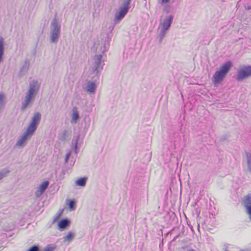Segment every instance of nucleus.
Segmentation results:
<instances>
[{
  "label": "nucleus",
  "mask_w": 251,
  "mask_h": 251,
  "mask_svg": "<svg viewBox=\"0 0 251 251\" xmlns=\"http://www.w3.org/2000/svg\"><path fill=\"white\" fill-rule=\"evenodd\" d=\"M182 249L185 251H200V250L198 248L196 250L193 249L191 245L184 246L182 247Z\"/></svg>",
  "instance_id": "obj_24"
},
{
  "label": "nucleus",
  "mask_w": 251,
  "mask_h": 251,
  "mask_svg": "<svg viewBox=\"0 0 251 251\" xmlns=\"http://www.w3.org/2000/svg\"><path fill=\"white\" fill-rule=\"evenodd\" d=\"M247 162L249 170L251 172V154H247Z\"/></svg>",
  "instance_id": "obj_22"
},
{
  "label": "nucleus",
  "mask_w": 251,
  "mask_h": 251,
  "mask_svg": "<svg viewBox=\"0 0 251 251\" xmlns=\"http://www.w3.org/2000/svg\"><path fill=\"white\" fill-rule=\"evenodd\" d=\"M131 0H125L119 7V10L116 12L114 18L115 22H118L122 20L129 9V5Z\"/></svg>",
  "instance_id": "obj_3"
},
{
  "label": "nucleus",
  "mask_w": 251,
  "mask_h": 251,
  "mask_svg": "<svg viewBox=\"0 0 251 251\" xmlns=\"http://www.w3.org/2000/svg\"><path fill=\"white\" fill-rule=\"evenodd\" d=\"M251 76V66H244L237 74L236 79L241 81Z\"/></svg>",
  "instance_id": "obj_6"
},
{
  "label": "nucleus",
  "mask_w": 251,
  "mask_h": 251,
  "mask_svg": "<svg viewBox=\"0 0 251 251\" xmlns=\"http://www.w3.org/2000/svg\"><path fill=\"white\" fill-rule=\"evenodd\" d=\"M60 214H61L60 213H58L55 219H57L58 217H59L60 216Z\"/></svg>",
  "instance_id": "obj_34"
},
{
  "label": "nucleus",
  "mask_w": 251,
  "mask_h": 251,
  "mask_svg": "<svg viewBox=\"0 0 251 251\" xmlns=\"http://www.w3.org/2000/svg\"><path fill=\"white\" fill-rule=\"evenodd\" d=\"M74 237V234L71 231L68 232V234L67 236L64 237V241H70L73 239Z\"/></svg>",
  "instance_id": "obj_21"
},
{
  "label": "nucleus",
  "mask_w": 251,
  "mask_h": 251,
  "mask_svg": "<svg viewBox=\"0 0 251 251\" xmlns=\"http://www.w3.org/2000/svg\"><path fill=\"white\" fill-rule=\"evenodd\" d=\"M34 99V98L26 94L24 101L22 103L21 110L23 112L25 111Z\"/></svg>",
  "instance_id": "obj_14"
},
{
  "label": "nucleus",
  "mask_w": 251,
  "mask_h": 251,
  "mask_svg": "<svg viewBox=\"0 0 251 251\" xmlns=\"http://www.w3.org/2000/svg\"><path fill=\"white\" fill-rule=\"evenodd\" d=\"M55 247L51 246H48L46 248H45L44 251H53L55 249Z\"/></svg>",
  "instance_id": "obj_27"
},
{
  "label": "nucleus",
  "mask_w": 251,
  "mask_h": 251,
  "mask_svg": "<svg viewBox=\"0 0 251 251\" xmlns=\"http://www.w3.org/2000/svg\"><path fill=\"white\" fill-rule=\"evenodd\" d=\"M225 251H228V250H226H226H225Z\"/></svg>",
  "instance_id": "obj_36"
},
{
  "label": "nucleus",
  "mask_w": 251,
  "mask_h": 251,
  "mask_svg": "<svg viewBox=\"0 0 251 251\" xmlns=\"http://www.w3.org/2000/svg\"><path fill=\"white\" fill-rule=\"evenodd\" d=\"M41 120V114L38 112H35L31 118L27 129L28 131L34 133Z\"/></svg>",
  "instance_id": "obj_5"
},
{
  "label": "nucleus",
  "mask_w": 251,
  "mask_h": 251,
  "mask_svg": "<svg viewBox=\"0 0 251 251\" xmlns=\"http://www.w3.org/2000/svg\"><path fill=\"white\" fill-rule=\"evenodd\" d=\"M40 89V85L37 80H33L29 84V89L26 94L35 98Z\"/></svg>",
  "instance_id": "obj_8"
},
{
  "label": "nucleus",
  "mask_w": 251,
  "mask_h": 251,
  "mask_svg": "<svg viewBox=\"0 0 251 251\" xmlns=\"http://www.w3.org/2000/svg\"><path fill=\"white\" fill-rule=\"evenodd\" d=\"M75 200H72L69 201L68 205H69V209L70 211H72L75 209Z\"/></svg>",
  "instance_id": "obj_23"
},
{
  "label": "nucleus",
  "mask_w": 251,
  "mask_h": 251,
  "mask_svg": "<svg viewBox=\"0 0 251 251\" xmlns=\"http://www.w3.org/2000/svg\"><path fill=\"white\" fill-rule=\"evenodd\" d=\"M102 56L101 54H96L94 57L91 65V70L93 74L98 76L100 72L103 69L101 66V58Z\"/></svg>",
  "instance_id": "obj_4"
},
{
  "label": "nucleus",
  "mask_w": 251,
  "mask_h": 251,
  "mask_svg": "<svg viewBox=\"0 0 251 251\" xmlns=\"http://www.w3.org/2000/svg\"><path fill=\"white\" fill-rule=\"evenodd\" d=\"M72 115L71 123L76 124L79 118V115L76 107H73L72 109Z\"/></svg>",
  "instance_id": "obj_16"
},
{
  "label": "nucleus",
  "mask_w": 251,
  "mask_h": 251,
  "mask_svg": "<svg viewBox=\"0 0 251 251\" xmlns=\"http://www.w3.org/2000/svg\"><path fill=\"white\" fill-rule=\"evenodd\" d=\"M174 16L172 14L167 15L165 16H161L160 20V27L164 28V29L169 30L173 23Z\"/></svg>",
  "instance_id": "obj_7"
},
{
  "label": "nucleus",
  "mask_w": 251,
  "mask_h": 251,
  "mask_svg": "<svg viewBox=\"0 0 251 251\" xmlns=\"http://www.w3.org/2000/svg\"><path fill=\"white\" fill-rule=\"evenodd\" d=\"M160 32H159V42L161 43L163 39L164 38V37H165V36L166 34L167 31H168V30L164 29V28L161 27H160Z\"/></svg>",
  "instance_id": "obj_19"
},
{
  "label": "nucleus",
  "mask_w": 251,
  "mask_h": 251,
  "mask_svg": "<svg viewBox=\"0 0 251 251\" xmlns=\"http://www.w3.org/2000/svg\"><path fill=\"white\" fill-rule=\"evenodd\" d=\"M33 133H34L32 132L28 131V129H26L20 139L17 141L16 145L19 147L22 146L25 142L27 139L29 137H30L33 134Z\"/></svg>",
  "instance_id": "obj_11"
},
{
  "label": "nucleus",
  "mask_w": 251,
  "mask_h": 251,
  "mask_svg": "<svg viewBox=\"0 0 251 251\" xmlns=\"http://www.w3.org/2000/svg\"><path fill=\"white\" fill-rule=\"evenodd\" d=\"M70 152H68V153L66 154V156H65V162H67L70 157Z\"/></svg>",
  "instance_id": "obj_29"
},
{
  "label": "nucleus",
  "mask_w": 251,
  "mask_h": 251,
  "mask_svg": "<svg viewBox=\"0 0 251 251\" xmlns=\"http://www.w3.org/2000/svg\"><path fill=\"white\" fill-rule=\"evenodd\" d=\"M242 203L245 208L246 213L249 215V218L251 221V194H248L243 198Z\"/></svg>",
  "instance_id": "obj_9"
},
{
  "label": "nucleus",
  "mask_w": 251,
  "mask_h": 251,
  "mask_svg": "<svg viewBox=\"0 0 251 251\" xmlns=\"http://www.w3.org/2000/svg\"><path fill=\"white\" fill-rule=\"evenodd\" d=\"M251 9V7L250 6H248L247 8V9L249 10Z\"/></svg>",
  "instance_id": "obj_33"
},
{
  "label": "nucleus",
  "mask_w": 251,
  "mask_h": 251,
  "mask_svg": "<svg viewBox=\"0 0 251 251\" xmlns=\"http://www.w3.org/2000/svg\"><path fill=\"white\" fill-rule=\"evenodd\" d=\"M4 96L3 94H0V108L2 107L4 104Z\"/></svg>",
  "instance_id": "obj_26"
},
{
  "label": "nucleus",
  "mask_w": 251,
  "mask_h": 251,
  "mask_svg": "<svg viewBox=\"0 0 251 251\" xmlns=\"http://www.w3.org/2000/svg\"><path fill=\"white\" fill-rule=\"evenodd\" d=\"M87 179L86 177H80L75 182V184L76 186L84 187L86 185Z\"/></svg>",
  "instance_id": "obj_17"
},
{
  "label": "nucleus",
  "mask_w": 251,
  "mask_h": 251,
  "mask_svg": "<svg viewBox=\"0 0 251 251\" xmlns=\"http://www.w3.org/2000/svg\"><path fill=\"white\" fill-rule=\"evenodd\" d=\"M29 61L26 59L25 60L23 64L21 66L18 75L20 77L24 76L28 71L29 68Z\"/></svg>",
  "instance_id": "obj_13"
},
{
  "label": "nucleus",
  "mask_w": 251,
  "mask_h": 251,
  "mask_svg": "<svg viewBox=\"0 0 251 251\" xmlns=\"http://www.w3.org/2000/svg\"><path fill=\"white\" fill-rule=\"evenodd\" d=\"M66 134V131L65 130L63 132V139H65Z\"/></svg>",
  "instance_id": "obj_32"
},
{
  "label": "nucleus",
  "mask_w": 251,
  "mask_h": 251,
  "mask_svg": "<svg viewBox=\"0 0 251 251\" xmlns=\"http://www.w3.org/2000/svg\"><path fill=\"white\" fill-rule=\"evenodd\" d=\"M77 140H76L75 141V152L76 154L77 153Z\"/></svg>",
  "instance_id": "obj_30"
},
{
  "label": "nucleus",
  "mask_w": 251,
  "mask_h": 251,
  "mask_svg": "<svg viewBox=\"0 0 251 251\" xmlns=\"http://www.w3.org/2000/svg\"><path fill=\"white\" fill-rule=\"evenodd\" d=\"M86 90L88 92L93 93L96 90V86L95 82H89L86 87Z\"/></svg>",
  "instance_id": "obj_18"
},
{
  "label": "nucleus",
  "mask_w": 251,
  "mask_h": 251,
  "mask_svg": "<svg viewBox=\"0 0 251 251\" xmlns=\"http://www.w3.org/2000/svg\"><path fill=\"white\" fill-rule=\"evenodd\" d=\"M39 247L37 245L32 246L27 251H38Z\"/></svg>",
  "instance_id": "obj_28"
},
{
  "label": "nucleus",
  "mask_w": 251,
  "mask_h": 251,
  "mask_svg": "<svg viewBox=\"0 0 251 251\" xmlns=\"http://www.w3.org/2000/svg\"><path fill=\"white\" fill-rule=\"evenodd\" d=\"M49 182L48 181H44L38 188L35 195L37 197H40L46 191L47 188L48 187Z\"/></svg>",
  "instance_id": "obj_12"
},
{
  "label": "nucleus",
  "mask_w": 251,
  "mask_h": 251,
  "mask_svg": "<svg viewBox=\"0 0 251 251\" xmlns=\"http://www.w3.org/2000/svg\"><path fill=\"white\" fill-rule=\"evenodd\" d=\"M232 66V63L228 61L224 63L220 68L219 70L216 71L212 76V80L214 84H217L221 82L226 77Z\"/></svg>",
  "instance_id": "obj_2"
},
{
  "label": "nucleus",
  "mask_w": 251,
  "mask_h": 251,
  "mask_svg": "<svg viewBox=\"0 0 251 251\" xmlns=\"http://www.w3.org/2000/svg\"><path fill=\"white\" fill-rule=\"evenodd\" d=\"M70 223V221L68 219H63L58 222V229L60 231H63L69 226Z\"/></svg>",
  "instance_id": "obj_15"
},
{
  "label": "nucleus",
  "mask_w": 251,
  "mask_h": 251,
  "mask_svg": "<svg viewBox=\"0 0 251 251\" xmlns=\"http://www.w3.org/2000/svg\"><path fill=\"white\" fill-rule=\"evenodd\" d=\"M170 0H162V3H167Z\"/></svg>",
  "instance_id": "obj_31"
},
{
  "label": "nucleus",
  "mask_w": 251,
  "mask_h": 251,
  "mask_svg": "<svg viewBox=\"0 0 251 251\" xmlns=\"http://www.w3.org/2000/svg\"><path fill=\"white\" fill-rule=\"evenodd\" d=\"M9 171L7 168H4L0 172V180L5 177L9 173Z\"/></svg>",
  "instance_id": "obj_20"
},
{
  "label": "nucleus",
  "mask_w": 251,
  "mask_h": 251,
  "mask_svg": "<svg viewBox=\"0 0 251 251\" xmlns=\"http://www.w3.org/2000/svg\"><path fill=\"white\" fill-rule=\"evenodd\" d=\"M102 43L103 44V48L101 49V52H105L109 47V43L111 37L109 33L102 34L101 35Z\"/></svg>",
  "instance_id": "obj_10"
},
{
  "label": "nucleus",
  "mask_w": 251,
  "mask_h": 251,
  "mask_svg": "<svg viewBox=\"0 0 251 251\" xmlns=\"http://www.w3.org/2000/svg\"><path fill=\"white\" fill-rule=\"evenodd\" d=\"M199 228H200V225L198 224V230H199Z\"/></svg>",
  "instance_id": "obj_35"
},
{
  "label": "nucleus",
  "mask_w": 251,
  "mask_h": 251,
  "mask_svg": "<svg viewBox=\"0 0 251 251\" xmlns=\"http://www.w3.org/2000/svg\"><path fill=\"white\" fill-rule=\"evenodd\" d=\"M171 8L172 5L170 4H167L163 7V11L166 14H168L171 12Z\"/></svg>",
  "instance_id": "obj_25"
},
{
  "label": "nucleus",
  "mask_w": 251,
  "mask_h": 251,
  "mask_svg": "<svg viewBox=\"0 0 251 251\" xmlns=\"http://www.w3.org/2000/svg\"><path fill=\"white\" fill-rule=\"evenodd\" d=\"M61 34V25L55 15L52 19L50 25V40L51 44L58 43Z\"/></svg>",
  "instance_id": "obj_1"
}]
</instances>
